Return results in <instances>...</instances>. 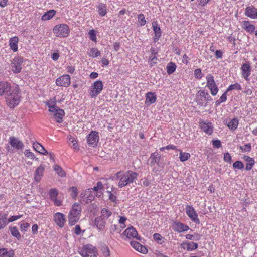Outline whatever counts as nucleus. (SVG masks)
<instances>
[{"label": "nucleus", "mask_w": 257, "mask_h": 257, "mask_svg": "<svg viewBox=\"0 0 257 257\" xmlns=\"http://www.w3.org/2000/svg\"><path fill=\"white\" fill-rule=\"evenodd\" d=\"M138 174L134 171L128 170L126 172H118L116 177L119 179L118 186L122 188L127 185L133 183L137 178Z\"/></svg>", "instance_id": "nucleus-1"}, {"label": "nucleus", "mask_w": 257, "mask_h": 257, "mask_svg": "<svg viewBox=\"0 0 257 257\" xmlns=\"http://www.w3.org/2000/svg\"><path fill=\"white\" fill-rule=\"evenodd\" d=\"M6 97V104L10 108L17 106L21 101L20 90L18 86L12 88Z\"/></svg>", "instance_id": "nucleus-2"}, {"label": "nucleus", "mask_w": 257, "mask_h": 257, "mask_svg": "<svg viewBox=\"0 0 257 257\" xmlns=\"http://www.w3.org/2000/svg\"><path fill=\"white\" fill-rule=\"evenodd\" d=\"M82 207L78 202H75L72 206L68 215V223L71 226L75 225L80 219Z\"/></svg>", "instance_id": "nucleus-3"}, {"label": "nucleus", "mask_w": 257, "mask_h": 257, "mask_svg": "<svg viewBox=\"0 0 257 257\" xmlns=\"http://www.w3.org/2000/svg\"><path fill=\"white\" fill-rule=\"evenodd\" d=\"M78 251L82 257L98 256L97 249L96 247L90 244H87L79 247Z\"/></svg>", "instance_id": "nucleus-4"}, {"label": "nucleus", "mask_w": 257, "mask_h": 257, "mask_svg": "<svg viewBox=\"0 0 257 257\" xmlns=\"http://www.w3.org/2000/svg\"><path fill=\"white\" fill-rule=\"evenodd\" d=\"M53 31L54 35L59 38L67 37L70 32L68 25L63 23L55 25L53 27Z\"/></svg>", "instance_id": "nucleus-5"}, {"label": "nucleus", "mask_w": 257, "mask_h": 257, "mask_svg": "<svg viewBox=\"0 0 257 257\" xmlns=\"http://www.w3.org/2000/svg\"><path fill=\"white\" fill-rule=\"evenodd\" d=\"M212 100L209 93L204 90H199L196 95L195 101L200 106H206L205 102Z\"/></svg>", "instance_id": "nucleus-6"}, {"label": "nucleus", "mask_w": 257, "mask_h": 257, "mask_svg": "<svg viewBox=\"0 0 257 257\" xmlns=\"http://www.w3.org/2000/svg\"><path fill=\"white\" fill-rule=\"evenodd\" d=\"M103 85L100 80L95 81L91 87L89 94L92 98L96 97L99 95L103 89Z\"/></svg>", "instance_id": "nucleus-7"}, {"label": "nucleus", "mask_w": 257, "mask_h": 257, "mask_svg": "<svg viewBox=\"0 0 257 257\" xmlns=\"http://www.w3.org/2000/svg\"><path fill=\"white\" fill-rule=\"evenodd\" d=\"M185 211L187 215L192 221L197 224H200L198 214L192 206L187 205L185 207Z\"/></svg>", "instance_id": "nucleus-8"}, {"label": "nucleus", "mask_w": 257, "mask_h": 257, "mask_svg": "<svg viewBox=\"0 0 257 257\" xmlns=\"http://www.w3.org/2000/svg\"><path fill=\"white\" fill-rule=\"evenodd\" d=\"M23 62V59L21 57H15L11 63V68L12 71L14 73H18L21 72L22 69V64Z\"/></svg>", "instance_id": "nucleus-9"}, {"label": "nucleus", "mask_w": 257, "mask_h": 257, "mask_svg": "<svg viewBox=\"0 0 257 257\" xmlns=\"http://www.w3.org/2000/svg\"><path fill=\"white\" fill-rule=\"evenodd\" d=\"M86 139L89 146L93 148L95 147L99 140L98 133L96 131H91L87 136Z\"/></svg>", "instance_id": "nucleus-10"}, {"label": "nucleus", "mask_w": 257, "mask_h": 257, "mask_svg": "<svg viewBox=\"0 0 257 257\" xmlns=\"http://www.w3.org/2000/svg\"><path fill=\"white\" fill-rule=\"evenodd\" d=\"M71 84V78L68 74L63 75L56 80V84L60 87H68Z\"/></svg>", "instance_id": "nucleus-11"}, {"label": "nucleus", "mask_w": 257, "mask_h": 257, "mask_svg": "<svg viewBox=\"0 0 257 257\" xmlns=\"http://www.w3.org/2000/svg\"><path fill=\"white\" fill-rule=\"evenodd\" d=\"M49 195L50 199L53 202L54 204L56 206H61L62 205V200L57 198L58 191L56 188L51 189L49 191Z\"/></svg>", "instance_id": "nucleus-12"}, {"label": "nucleus", "mask_w": 257, "mask_h": 257, "mask_svg": "<svg viewBox=\"0 0 257 257\" xmlns=\"http://www.w3.org/2000/svg\"><path fill=\"white\" fill-rule=\"evenodd\" d=\"M242 77L246 81L249 80L251 68L249 62L243 63L240 68Z\"/></svg>", "instance_id": "nucleus-13"}, {"label": "nucleus", "mask_w": 257, "mask_h": 257, "mask_svg": "<svg viewBox=\"0 0 257 257\" xmlns=\"http://www.w3.org/2000/svg\"><path fill=\"white\" fill-rule=\"evenodd\" d=\"M172 229L178 233H181L188 231L189 229V227L180 222L174 221L172 224Z\"/></svg>", "instance_id": "nucleus-14"}, {"label": "nucleus", "mask_w": 257, "mask_h": 257, "mask_svg": "<svg viewBox=\"0 0 257 257\" xmlns=\"http://www.w3.org/2000/svg\"><path fill=\"white\" fill-rule=\"evenodd\" d=\"M123 234L128 239L136 238L140 240V237L138 236L137 230L133 226L127 228L123 233Z\"/></svg>", "instance_id": "nucleus-15"}, {"label": "nucleus", "mask_w": 257, "mask_h": 257, "mask_svg": "<svg viewBox=\"0 0 257 257\" xmlns=\"http://www.w3.org/2000/svg\"><path fill=\"white\" fill-rule=\"evenodd\" d=\"M9 143L12 147L17 150H21L24 147L23 142L14 136L9 138Z\"/></svg>", "instance_id": "nucleus-16"}, {"label": "nucleus", "mask_w": 257, "mask_h": 257, "mask_svg": "<svg viewBox=\"0 0 257 257\" xmlns=\"http://www.w3.org/2000/svg\"><path fill=\"white\" fill-rule=\"evenodd\" d=\"M54 221L60 227H63L66 222L65 216L61 213H56L54 215Z\"/></svg>", "instance_id": "nucleus-17"}, {"label": "nucleus", "mask_w": 257, "mask_h": 257, "mask_svg": "<svg viewBox=\"0 0 257 257\" xmlns=\"http://www.w3.org/2000/svg\"><path fill=\"white\" fill-rule=\"evenodd\" d=\"M44 171L45 166L42 164L36 168L34 173V179L35 182L38 183L41 180Z\"/></svg>", "instance_id": "nucleus-18"}, {"label": "nucleus", "mask_w": 257, "mask_h": 257, "mask_svg": "<svg viewBox=\"0 0 257 257\" xmlns=\"http://www.w3.org/2000/svg\"><path fill=\"white\" fill-rule=\"evenodd\" d=\"M50 112L53 113V117L57 122L61 123L62 122L65 115V112L63 109L56 107V109H55L53 111H50Z\"/></svg>", "instance_id": "nucleus-19"}, {"label": "nucleus", "mask_w": 257, "mask_h": 257, "mask_svg": "<svg viewBox=\"0 0 257 257\" xmlns=\"http://www.w3.org/2000/svg\"><path fill=\"white\" fill-rule=\"evenodd\" d=\"M152 27L155 34L153 40L154 42H156L161 37L162 31L157 21H155L152 22Z\"/></svg>", "instance_id": "nucleus-20"}, {"label": "nucleus", "mask_w": 257, "mask_h": 257, "mask_svg": "<svg viewBox=\"0 0 257 257\" xmlns=\"http://www.w3.org/2000/svg\"><path fill=\"white\" fill-rule=\"evenodd\" d=\"M11 85L10 83L5 81H0V96L7 94L11 90Z\"/></svg>", "instance_id": "nucleus-21"}, {"label": "nucleus", "mask_w": 257, "mask_h": 257, "mask_svg": "<svg viewBox=\"0 0 257 257\" xmlns=\"http://www.w3.org/2000/svg\"><path fill=\"white\" fill-rule=\"evenodd\" d=\"M200 127L202 131L208 135H211L213 132V127L211 122L201 121L199 122Z\"/></svg>", "instance_id": "nucleus-22"}, {"label": "nucleus", "mask_w": 257, "mask_h": 257, "mask_svg": "<svg viewBox=\"0 0 257 257\" xmlns=\"http://www.w3.org/2000/svg\"><path fill=\"white\" fill-rule=\"evenodd\" d=\"M181 248L188 251L194 250L198 248V244L194 242H183L180 244Z\"/></svg>", "instance_id": "nucleus-23"}, {"label": "nucleus", "mask_w": 257, "mask_h": 257, "mask_svg": "<svg viewBox=\"0 0 257 257\" xmlns=\"http://www.w3.org/2000/svg\"><path fill=\"white\" fill-rule=\"evenodd\" d=\"M244 14L251 19H257V9L252 6L247 7Z\"/></svg>", "instance_id": "nucleus-24"}, {"label": "nucleus", "mask_w": 257, "mask_h": 257, "mask_svg": "<svg viewBox=\"0 0 257 257\" xmlns=\"http://www.w3.org/2000/svg\"><path fill=\"white\" fill-rule=\"evenodd\" d=\"M130 244L133 248L138 252L143 254H146L148 252L147 248L138 242L132 241L130 242Z\"/></svg>", "instance_id": "nucleus-25"}, {"label": "nucleus", "mask_w": 257, "mask_h": 257, "mask_svg": "<svg viewBox=\"0 0 257 257\" xmlns=\"http://www.w3.org/2000/svg\"><path fill=\"white\" fill-rule=\"evenodd\" d=\"M241 27L250 34H252L255 32V27L254 25L251 24L249 21H243L241 22Z\"/></svg>", "instance_id": "nucleus-26"}, {"label": "nucleus", "mask_w": 257, "mask_h": 257, "mask_svg": "<svg viewBox=\"0 0 257 257\" xmlns=\"http://www.w3.org/2000/svg\"><path fill=\"white\" fill-rule=\"evenodd\" d=\"M106 221V220L99 216L95 218L94 224L99 230L102 231L105 229Z\"/></svg>", "instance_id": "nucleus-27"}, {"label": "nucleus", "mask_w": 257, "mask_h": 257, "mask_svg": "<svg viewBox=\"0 0 257 257\" xmlns=\"http://www.w3.org/2000/svg\"><path fill=\"white\" fill-rule=\"evenodd\" d=\"M242 158L246 162L245 166L246 170L249 171L251 170L255 164V161L253 158L246 155H244Z\"/></svg>", "instance_id": "nucleus-28"}, {"label": "nucleus", "mask_w": 257, "mask_h": 257, "mask_svg": "<svg viewBox=\"0 0 257 257\" xmlns=\"http://www.w3.org/2000/svg\"><path fill=\"white\" fill-rule=\"evenodd\" d=\"M145 104L150 105L154 103L156 101L157 97L154 92H149L146 94Z\"/></svg>", "instance_id": "nucleus-29"}, {"label": "nucleus", "mask_w": 257, "mask_h": 257, "mask_svg": "<svg viewBox=\"0 0 257 257\" xmlns=\"http://www.w3.org/2000/svg\"><path fill=\"white\" fill-rule=\"evenodd\" d=\"M61 101L59 100L58 102H60ZM57 102L56 97H53V98L50 99L49 100L46 102V105L49 107V111H53L55 109H56V107H58L56 106V102Z\"/></svg>", "instance_id": "nucleus-30"}, {"label": "nucleus", "mask_w": 257, "mask_h": 257, "mask_svg": "<svg viewBox=\"0 0 257 257\" xmlns=\"http://www.w3.org/2000/svg\"><path fill=\"white\" fill-rule=\"evenodd\" d=\"M226 122L230 130L234 131L238 126L239 120L237 118H234L232 119L226 120Z\"/></svg>", "instance_id": "nucleus-31"}, {"label": "nucleus", "mask_w": 257, "mask_h": 257, "mask_svg": "<svg viewBox=\"0 0 257 257\" xmlns=\"http://www.w3.org/2000/svg\"><path fill=\"white\" fill-rule=\"evenodd\" d=\"M19 41V38L17 36H14L11 37L9 40V46L11 50L14 52L18 51V43Z\"/></svg>", "instance_id": "nucleus-32"}, {"label": "nucleus", "mask_w": 257, "mask_h": 257, "mask_svg": "<svg viewBox=\"0 0 257 257\" xmlns=\"http://www.w3.org/2000/svg\"><path fill=\"white\" fill-rule=\"evenodd\" d=\"M161 159V155L157 152L152 153L150 158V165L153 166L156 163L158 164Z\"/></svg>", "instance_id": "nucleus-33"}, {"label": "nucleus", "mask_w": 257, "mask_h": 257, "mask_svg": "<svg viewBox=\"0 0 257 257\" xmlns=\"http://www.w3.org/2000/svg\"><path fill=\"white\" fill-rule=\"evenodd\" d=\"M14 251L12 249L0 248V257H14Z\"/></svg>", "instance_id": "nucleus-34"}, {"label": "nucleus", "mask_w": 257, "mask_h": 257, "mask_svg": "<svg viewBox=\"0 0 257 257\" xmlns=\"http://www.w3.org/2000/svg\"><path fill=\"white\" fill-rule=\"evenodd\" d=\"M33 147L34 149L39 153L44 155L48 154L47 151L40 143L38 142L34 143L33 144Z\"/></svg>", "instance_id": "nucleus-35"}, {"label": "nucleus", "mask_w": 257, "mask_h": 257, "mask_svg": "<svg viewBox=\"0 0 257 257\" xmlns=\"http://www.w3.org/2000/svg\"><path fill=\"white\" fill-rule=\"evenodd\" d=\"M56 11L50 10L46 12L41 17L43 21H48L51 19L56 14Z\"/></svg>", "instance_id": "nucleus-36"}, {"label": "nucleus", "mask_w": 257, "mask_h": 257, "mask_svg": "<svg viewBox=\"0 0 257 257\" xmlns=\"http://www.w3.org/2000/svg\"><path fill=\"white\" fill-rule=\"evenodd\" d=\"M97 8L100 16L103 17L107 14V6L105 4L99 3Z\"/></svg>", "instance_id": "nucleus-37"}, {"label": "nucleus", "mask_w": 257, "mask_h": 257, "mask_svg": "<svg viewBox=\"0 0 257 257\" xmlns=\"http://www.w3.org/2000/svg\"><path fill=\"white\" fill-rule=\"evenodd\" d=\"M84 197L86 198V203H89L95 198V196L91 189H88L85 191Z\"/></svg>", "instance_id": "nucleus-38"}, {"label": "nucleus", "mask_w": 257, "mask_h": 257, "mask_svg": "<svg viewBox=\"0 0 257 257\" xmlns=\"http://www.w3.org/2000/svg\"><path fill=\"white\" fill-rule=\"evenodd\" d=\"M9 230L13 236L16 237L18 240H20L21 238V234L16 226L10 227Z\"/></svg>", "instance_id": "nucleus-39"}, {"label": "nucleus", "mask_w": 257, "mask_h": 257, "mask_svg": "<svg viewBox=\"0 0 257 257\" xmlns=\"http://www.w3.org/2000/svg\"><path fill=\"white\" fill-rule=\"evenodd\" d=\"M112 214L111 211L108 208H103L101 211L100 217L106 220Z\"/></svg>", "instance_id": "nucleus-40"}, {"label": "nucleus", "mask_w": 257, "mask_h": 257, "mask_svg": "<svg viewBox=\"0 0 257 257\" xmlns=\"http://www.w3.org/2000/svg\"><path fill=\"white\" fill-rule=\"evenodd\" d=\"M8 224L7 215L0 214V230L4 228Z\"/></svg>", "instance_id": "nucleus-41"}, {"label": "nucleus", "mask_w": 257, "mask_h": 257, "mask_svg": "<svg viewBox=\"0 0 257 257\" xmlns=\"http://www.w3.org/2000/svg\"><path fill=\"white\" fill-rule=\"evenodd\" d=\"M176 65L173 62H169L166 67L167 72L168 74H171L174 73L176 69Z\"/></svg>", "instance_id": "nucleus-42"}, {"label": "nucleus", "mask_w": 257, "mask_h": 257, "mask_svg": "<svg viewBox=\"0 0 257 257\" xmlns=\"http://www.w3.org/2000/svg\"><path fill=\"white\" fill-rule=\"evenodd\" d=\"M101 256L102 257H109L110 251L109 248L106 245H103L100 248Z\"/></svg>", "instance_id": "nucleus-43"}, {"label": "nucleus", "mask_w": 257, "mask_h": 257, "mask_svg": "<svg viewBox=\"0 0 257 257\" xmlns=\"http://www.w3.org/2000/svg\"><path fill=\"white\" fill-rule=\"evenodd\" d=\"M54 170L56 172V173L60 176L62 177H65L66 173L63 170L62 167H61L59 165H55L54 166Z\"/></svg>", "instance_id": "nucleus-44"}, {"label": "nucleus", "mask_w": 257, "mask_h": 257, "mask_svg": "<svg viewBox=\"0 0 257 257\" xmlns=\"http://www.w3.org/2000/svg\"><path fill=\"white\" fill-rule=\"evenodd\" d=\"M68 191L70 193V195L72 198L76 200L78 194L77 188L75 186H72L69 188Z\"/></svg>", "instance_id": "nucleus-45"}, {"label": "nucleus", "mask_w": 257, "mask_h": 257, "mask_svg": "<svg viewBox=\"0 0 257 257\" xmlns=\"http://www.w3.org/2000/svg\"><path fill=\"white\" fill-rule=\"evenodd\" d=\"M208 89L210 91V93L212 95L215 96L218 92L219 89L216 85V84L210 85L209 86H207Z\"/></svg>", "instance_id": "nucleus-46"}, {"label": "nucleus", "mask_w": 257, "mask_h": 257, "mask_svg": "<svg viewBox=\"0 0 257 257\" xmlns=\"http://www.w3.org/2000/svg\"><path fill=\"white\" fill-rule=\"evenodd\" d=\"M88 55L89 57L95 58L100 55V52L96 48H92L90 50Z\"/></svg>", "instance_id": "nucleus-47"}, {"label": "nucleus", "mask_w": 257, "mask_h": 257, "mask_svg": "<svg viewBox=\"0 0 257 257\" xmlns=\"http://www.w3.org/2000/svg\"><path fill=\"white\" fill-rule=\"evenodd\" d=\"M227 91L226 90L223 94L221 96L220 98L216 100L215 102V105L216 106L219 105L221 103L225 102L227 100Z\"/></svg>", "instance_id": "nucleus-48"}, {"label": "nucleus", "mask_w": 257, "mask_h": 257, "mask_svg": "<svg viewBox=\"0 0 257 257\" xmlns=\"http://www.w3.org/2000/svg\"><path fill=\"white\" fill-rule=\"evenodd\" d=\"M190 157V154L189 153L183 152L180 151L179 154V159L181 162L187 161Z\"/></svg>", "instance_id": "nucleus-49"}, {"label": "nucleus", "mask_w": 257, "mask_h": 257, "mask_svg": "<svg viewBox=\"0 0 257 257\" xmlns=\"http://www.w3.org/2000/svg\"><path fill=\"white\" fill-rule=\"evenodd\" d=\"M69 141L70 143L72 144V147H73L74 149L77 150H79V145L77 141L74 137H72L71 136H70L69 138Z\"/></svg>", "instance_id": "nucleus-50"}, {"label": "nucleus", "mask_w": 257, "mask_h": 257, "mask_svg": "<svg viewBox=\"0 0 257 257\" xmlns=\"http://www.w3.org/2000/svg\"><path fill=\"white\" fill-rule=\"evenodd\" d=\"M153 238L159 244H162L164 242V238L159 233L154 234Z\"/></svg>", "instance_id": "nucleus-51"}, {"label": "nucleus", "mask_w": 257, "mask_h": 257, "mask_svg": "<svg viewBox=\"0 0 257 257\" xmlns=\"http://www.w3.org/2000/svg\"><path fill=\"white\" fill-rule=\"evenodd\" d=\"M241 89V85L238 84V83H236L233 84H231L228 86V87L227 88L226 91L227 92H229L230 91L233 90H240Z\"/></svg>", "instance_id": "nucleus-52"}, {"label": "nucleus", "mask_w": 257, "mask_h": 257, "mask_svg": "<svg viewBox=\"0 0 257 257\" xmlns=\"http://www.w3.org/2000/svg\"><path fill=\"white\" fill-rule=\"evenodd\" d=\"M206 86L216 84L214 77L211 74H208L206 77Z\"/></svg>", "instance_id": "nucleus-53"}, {"label": "nucleus", "mask_w": 257, "mask_h": 257, "mask_svg": "<svg viewBox=\"0 0 257 257\" xmlns=\"http://www.w3.org/2000/svg\"><path fill=\"white\" fill-rule=\"evenodd\" d=\"M88 35L91 40L95 43L97 42L96 34L95 30H90L88 32Z\"/></svg>", "instance_id": "nucleus-54"}, {"label": "nucleus", "mask_w": 257, "mask_h": 257, "mask_svg": "<svg viewBox=\"0 0 257 257\" xmlns=\"http://www.w3.org/2000/svg\"><path fill=\"white\" fill-rule=\"evenodd\" d=\"M138 19L141 26H143L146 24V21L143 14H139L138 15Z\"/></svg>", "instance_id": "nucleus-55"}, {"label": "nucleus", "mask_w": 257, "mask_h": 257, "mask_svg": "<svg viewBox=\"0 0 257 257\" xmlns=\"http://www.w3.org/2000/svg\"><path fill=\"white\" fill-rule=\"evenodd\" d=\"M23 214L11 216L8 219H7L8 224L15 221L18 219H20V218L23 217Z\"/></svg>", "instance_id": "nucleus-56"}, {"label": "nucleus", "mask_w": 257, "mask_h": 257, "mask_svg": "<svg viewBox=\"0 0 257 257\" xmlns=\"http://www.w3.org/2000/svg\"><path fill=\"white\" fill-rule=\"evenodd\" d=\"M149 60L151 62L150 65L151 67L157 63V58L156 57V55L155 54H153V52H152V54H151V55L149 56Z\"/></svg>", "instance_id": "nucleus-57"}, {"label": "nucleus", "mask_w": 257, "mask_h": 257, "mask_svg": "<svg viewBox=\"0 0 257 257\" xmlns=\"http://www.w3.org/2000/svg\"><path fill=\"white\" fill-rule=\"evenodd\" d=\"M29 227L30 224L27 222L22 223L20 224V230L23 232H26V231H27Z\"/></svg>", "instance_id": "nucleus-58"}, {"label": "nucleus", "mask_w": 257, "mask_h": 257, "mask_svg": "<svg viewBox=\"0 0 257 257\" xmlns=\"http://www.w3.org/2000/svg\"><path fill=\"white\" fill-rule=\"evenodd\" d=\"M194 75L195 77L198 79H201L203 76L201 70L199 68L196 69L194 70Z\"/></svg>", "instance_id": "nucleus-59"}, {"label": "nucleus", "mask_w": 257, "mask_h": 257, "mask_svg": "<svg viewBox=\"0 0 257 257\" xmlns=\"http://www.w3.org/2000/svg\"><path fill=\"white\" fill-rule=\"evenodd\" d=\"M234 169H242L244 167L243 163L240 161H236L233 164Z\"/></svg>", "instance_id": "nucleus-60"}, {"label": "nucleus", "mask_w": 257, "mask_h": 257, "mask_svg": "<svg viewBox=\"0 0 257 257\" xmlns=\"http://www.w3.org/2000/svg\"><path fill=\"white\" fill-rule=\"evenodd\" d=\"M126 220H127L126 217H125L124 216H120V218L119 219L118 222L120 225V228H121V229H123L124 228H125L126 225L125 224V222L126 221Z\"/></svg>", "instance_id": "nucleus-61"}, {"label": "nucleus", "mask_w": 257, "mask_h": 257, "mask_svg": "<svg viewBox=\"0 0 257 257\" xmlns=\"http://www.w3.org/2000/svg\"><path fill=\"white\" fill-rule=\"evenodd\" d=\"M121 228L119 229L117 225H111L110 227V231L111 233H114L115 232L119 233L121 231Z\"/></svg>", "instance_id": "nucleus-62"}, {"label": "nucleus", "mask_w": 257, "mask_h": 257, "mask_svg": "<svg viewBox=\"0 0 257 257\" xmlns=\"http://www.w3.org/2000/svg\"><path fill=\"white\" fill-rule=\"evenodd\" d=\"M24 155L26 157L32 160L35 158L34 154L31 152V151L29 149H27L25 151Z\"/></svg>", "instance_id": "nucleus-63"}, {"label": "nucleus", "mask_w": 257, "mask_h": 257, "mask_svg": "<svg viewBox=\"0 0 257 257\" xmlns=\"http://www.w3.org/2000/svg\"><path fill=\"white\" fill-rule=\"evenodd\" d=\"M239 149L243 152H250L251 150V146L250 143L245 144L244 146H240Z\"/></svg>", "instance_id": "nucleus-64"}]
</instances>
